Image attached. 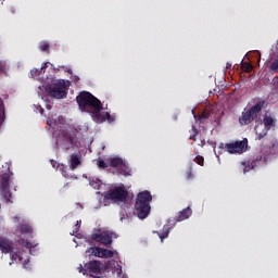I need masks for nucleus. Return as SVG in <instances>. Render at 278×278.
Masks as SVG:
<instances>
[{
	"instance_id": "nucleus-22",
	"label": "nucleus",
	"mask_w": 278,
	"mask_h": 278,
	"mask_svg": "<svg viewBox=\"0 0 278 278\" xmlns=\"http://www.w3.org/2000/svg\"><path fill=\"white\" fill-rule=\"evenodd\" d=\"M81 228V220H77L76 225L74 226L73 233H77Z\"/></svg>"
},
{
	"instance_id": "nucleus-27",
	"label": "nucleus",
	"mask_w": 278,
	"mask_h": 278,
	"mask_svg": "<svg viewBox=\"0 0 278 278\" xmlns=\"http://www.w3.org/2000/svg\"><path fill=\"white\" fill-rule=\"evenodd\" d=\"M203 162H204L203 157H198V164L200 166H203Z\"/></svg>"
},
{
	"instance_id": "nucleus-26",
	"label": "nucleus",
	"mask_w": 278,
	"mask_h": 278,
	"mask_svg": "<svg viewBox=\"0 0 278 278\" xmlns=\"http://www.w3.org/2000/svg\"><path fill=\"white\" fill-rule=\"evenodd\" d=\"M92 188H99V182L90 181Z\"/></svg>"
},
{
	"instance_id": "nucleus-19",
	"label": "nucleus",
	"mask_w": 278,
	"mask_h": 278,
	"mask_svg": "<svg viewBox=\"0 0 278 278\" xmlns=\"http://www.w3.org/2000/svg\"><path fill=\"white\" fill-rule=\"evenodd\" d=\"M5 122V106L3 105V100L0 98V127Z\"/></svg>"
},
{
	"instance_id": "nucleus-16",
	"label": "nucleus",
	"mask_w": 278,
	"mask_h": 278,
	"mask_svg": "<svg viewBox=\"0 0 278 278\" xmlns=\"http://www.w3.org/2000/svg\"><path fill=\"white\" fill-rule=\"evenodd\" d=\"M114 278H127V274L123 273V266L114 262L112 267Z\"/></svg>"
},
{
	"instance_id": "nucleus-30",
	"label": "nucleus",
	"mask_w": 278,
	"mask_h": 278,
	"mask_svg": "<svg viewBox=\"0 0 278 278\" xmlns=\"http://www.w3.org/2000/svg\"><path fill=\"white\" fill-rule=\"evenodd\" d=\"M161 240L163 241L164 238H168V232L165 236H160Z\"/></svg>"
},
{
	"instance_id": "nucleus-31",
	"label": "nucleus",
	"mask_w": 278,
	"mask_h": 278,
	"mask_svg": "<svg viewBox=\"0 0 278 278\" xmlns=\"http://www.w3.org/2000/svg\"><path fill=\"white\" fill-rule=\"evenodd\" d=\"M83 271H84V268L80 265V267H78V273H83Z\"/></svg>"
},
{
	"instance_id": "nucleus-13",
	"label": "nucleus",
	"mask_w": 278,
	"mask_h": 278,
	"mask_svg": "<svg viewBox=\"0 0 278 278\" xmlns=\"http://www.w3.org/2000/svg\"><path fill=\"white\" fill-rule=\"evenodd\" d=\"M87 253H89V255H93V257H100L104 260H109L110 257H114V255L118 254L116 250H108L99 247L90 248Z\"/></svg>"
},
{
	"instance_id": "nucleus-7",
	"label": "nucleus",
	"mask_w": 278,
	"mask_h": 278,
	"mask_svg": "<svg viewBox=\"0 0 278 278\" xmlns=\"http://www.w3.org/2000/svg\"><path fill=\"white\" fill-rule=\"evenodd\" d=\"M104 199L113 203H125L127 201V190L123 186L114 187L104 193Z\"/></svg>"
},
{
	"instance_id": "nucleus-17",
	"label": "nucleus",
	"mask_w": 278,
	"mask_h": 278,
	"mask_svg": "<svg viewBox=\"0 0 278 278\" xmlns=\"http://www.w3.org/2000/svg\"><path fill=\"white\" fill-rule=\"evenodd\" d=\"M79 164H81V159H79V155L72 154L70 159V167L72 168V170H75V168H77Z\"/></svg>"
},
{
	"instance_id": "nucleus-18",
	"label": "nucleus",
	"mask_w": 278,
	"mask_h": 278,
	"mask_svg": "<svg viewBox=\"0 0 278 278\" xmlns=\"http://www.w3.org/2000/svg\"><path fill=\"white\" fill-rule=\"evenodd\" d=\"M191 215H192V210H190V207L185 208L179 213L177 220L180 223L181 220H186L190 218Z\"/></svg>"
},
{
	"instance_id": "nucleus-3",
	"label": "nucleus",
	"mask_w": 278,
	"mask_h": 278,
	"mask_svg": "<svg viewBox=\"0 0 278 278\" xmlns=\"http://www.w3.org/2000/svg\"><path fill=\"white\" fill-rule=\"evenodd\" d=\"M153 200V197L151 195V192L143 191L140 192L137 195V201L135 204V208L137 211L138 218L144 219L147 216H149L151 212V201Z\"/></svg>"
},
{
	"instance_id": "nucleus-9",
	"label": "nucleus",
	"mask_w": 278,
	"mask_h": 278,
	"mask_svg": "<svg viewBox=\"0 0 278 278\" xmlns=\"http://www.w3.org/2000/svg\"><path fill=\"white\" fill-rule=\"evenodd\" d=\"M110 166L113 168H117L119 175H124V177H129L131 175V168L127 161L123 160L122 157L115 156L108 160Z\"/></svg>"
},
{
	"instance_id": "nucleus-5",
	"label": "nucleus",
	"mask_w": 278,
	"mask_h": 278,
	"mask_svg": "<svg viewBox=\"0 0 278 278\" xmlns=\"http://www.w3.org/2000/svg\"><path fill=\"white\" fill-rule=\"evenodd\" d=\"M70 86L71 83L68 80H56L46 86V92L53 99H64Z\"/></svg>"
},
{
	"instance_id": "nucleus-20",
	"label": "nucleus",
	"mask_w": 278,
	"mask_h": 278,
	"mask_svg": "<svg viewBox=\"0 0 278 278\" xmlns=\"http://www.w3.org/2000/svg\"><path fill=\"white\" fill-rule=\"evenodd\" d=\"M242 70L245 72V73H251V71H253V65L249 64V63H243L242 64Z\"/></svg>"
},
{
	"instance_id": "nucleus-12",
	"label": "nucleus",
	"mask_w": 278,
	"mask_h": 278,
	"mask_svg": "<svg viewBox=\"0 0 278 278\" xmlns=\"http://www.w3.org/2000/svg\"><path fill=\"white\" fill-rule=\"evenodd\" d=\"M10 174L4 173L0 178V194L8 201V203H12V193L10 192Z\"/></svg>"
},
{
	"instance_id": "nucleus-25",
	"label": "nucleus",
	"mask_w": 278,
	"mask_h": 278,
	"mask_svg": "<svg viewBox=\"0 0 278 278\" xmlns=\"http://www.w3.org/2000/svg\"><path fill=\"white\" fill-rule=\"evenodd\" d=\"M208 117H210V113L204 111L198 118L199 121H203V118H208Z\"/></svg>"
},
{
	"instance_id": "nucleus-23",
	"label": "nucleus",
	"mask_w": 278,
	"mask_h": 278,
	"mask_svg": "<svg viewBox=\"0 0 278 278\" xmlns=\"http://www.w3.org/2000/svg\"><path fill=\"white\" fill-rule=\"evenodd\" d=\"M40 51H47L49 49V43L47 41H42L39 46Z\"/></svg>"
},
{
	"instance_id": "nucleus-6",
	"label": "nucleus",
	"mask_w": 278,
	"mask_h": 278,
	"mask_svg": "<svg viewBox=\"0 0 278 278\" xmlns=\"http://www.w3.org/2000/svg\"><path fill=\"white\" fill-rule=\"evenodd\" d=\"M264 100L258 101L254 106H252L250 110L242 113V115L239 117L240 125H249L257 118V114L262 112V109L264 108Z\"/></svg>"
},
{
	"instance_id": "nucleus-4",
	"label": "nucleus",
	"mask_w": 278,
	"mask_h": 278,
	"mask_svg": "<svg viewBox=\"0 0 278 278\" xmlns=\"http://www.w3.org/2000/svg\"><path fill=\"white\" fill-rule=\"evenodd\" d=\"M0 251L1 253H11L12 260H18V262H22V264L29 263V256L15 250L14 243H12V241L2 236H0Z\"/></svg>"
},
{
	"instance_id": "nucleus-10",
	"label": "nucleus",
	"mask_w": 278,
	"mask_h": 278,
	"mask_svg": "<svg viewBox=\"0 0 278 278\" xmlns=\"http://www.w3.org/2000/svg\"><path fill=\"white\" fill-rule=\"evenodd\" d=\"M31 231L33 229L29 224H23L15 232L16 236L21 238L22 245L26 249H35V247H37L36 242L34 241H25V238H27V233H31Z\"/></svg>"
},
{
	"instance_id": "nucleus-15",
	"label": "nucleus",
	"mask_w": 278,
	"mask_h": 278,
	"mask_svg": "<svg viewBox=\"0 0 278 278\" xmlns=\"http://www.w3.org/2000/svg\"><path fill=\"white\" fill-rule=\"evenodd\" d=\"M112 238H116V233L108 230L93 235V240L100 242V244H104V247H110V244H112Z\"/></svg>"
},
{
	"instance_id": "nucleus-1",
	"label": "nucleus",
	"mask_w": 278,
	"mask_h": 278,
	"mask_svg": "<svg viewBox=\"0 0 278 278\" xmlns=\"http://www.w3.org/2000/svg\"><path fill=\"white\" fill-rule=\"evenodd\" d=\"M76 101L81 110V112H88L91 115L92 119L96 123H113L114 117L110 115V113L102 111L103 105L101 101L92 96L90 92H81L77 98Z\"/></svg>"
},
{
	"instance_id": "nucleus-24",
	"label": "nucleus",
	"mask_w": 278,
	"mask_h": 278,
	"mask_svg": "<svg viewBox=\"0 0 278 278\" xmlns=\"http://www.w3.org/2000/svg\"><path fill=\"white\" fill-rule=\"evenodd\" d=\"M97 165L99 166V168H108V164L103 160H99Z\"/></svg>"
},
{
	"instance_id": "nucleus-29",
	"label": "nucleus",
	"mask_w": 278,
	"mask_h": 278,
	"mask_svg": "<svg viewBox=\"0 0 278 278\" xmlns=\"http://www.w3.org/2000/svg\"><path fill=\"white\" fill-rule=\"evenodd\" d=\"M38 73V70H31L30 74L34 76Z\"/></svg>"
},
{
	"instance_id": "nucleus-32",
	"label": "nucleus",
	"mask_w": 278,
	"mask_h": 278,
	"mask_svg": "<svg viewBox=\"0 0 278 278\" xmlns=\"http://www.w3.org/2000/svg\"><path fill=\"white\" fill-rule=\"evenodd\" d=\"M192 114H193V116H194V118L197 121V114H194V110H192Z\"/></svg>"
},
{
	"instance_id": "nucleus-28",
	"label": "nucleus",
	"mask_w": 278,
	"mask_h": 278,
	"mask_svg": "<svg viewBox=\"0 0 278 278\" xmlns=\"http://www.w3.org/2000/svg\"><path fill=\"white\" fill-rule=\"evenodd\" d=\"M49 63H43L42 66H41V71H45V68H47Z\"/></svg>"
},
{
	"instance_id": "nucleus-8",
	"label": "nucleus",
	"mask_w": 278,
	"mask_h": 278,
	"mask_svg": "<svg viewBox=\"0 0 278 278\" xmlns=\"http://www.w3.org/2000/svg\"><path fill=\"white\" fill-rule=\"evenodd\" d=\"M105 270V266L100 261H91L85 264L84 273L85 275H89V278H101L103 277V273Z\"/></svg>"
},
{
	"instance_id": "nucleus-14",
	"label": "nucleus",
	"mask_w": 278,
	"mask_h": 278,
	"mask_svg": "<svg viewBox=\"0 0 278 278\" xmlns=\"http://www.w3.org/2000/svg\"><path fill=\"white\" fill-rule=\"evenodd\" d=\"M247 149H249V140L248 139H243L241 141H236L232 143H227L226 144V150L228 151V153H244V151H247Z\"/></svg>"
},
{
	"instance_id": "nucleus-21",
	"label": "nucleus",
	"mask_w": 278,
	"mask_h": 278,
	"mask_svg": "<svg viewBox=\"0 0 278 278\" xmlns=\"http://www.w3.org/2000/svg\"><path fill=\"white\" fill-rule=\"evenodd\" d=\"M270 71H273V73H278V60L271 63Z\"/></svg>"
},
{
	"instance_id": "nucleus-11",
	"label": "nucleus",
	"mask_w": 278,
	"mask_h": 278,
	"mask_svg": "<svg viewBox=\"0 0 278 278\" xmlns=\"http://www.w3.org/2000/svg\"><path fill=\"white\" fill-rule=\"evenodd\" d=\"M270 127H275V119L273 116L266 115L263 123L258 124L255 128L258 140H262V138L268 134V129H270Z\"/></svg>"
},
{
	"instance_id": "nucleus-2",
	"label": "nucleus",
	"mask_w": 278,
	"mask_h": 278,
	"mask_svg": "<svg viewBox=\"0 0 278 278\" xmlns=\"http://www.w3.org/2000/svg\"><path fill=\"white\" fill-rule=\"evenodd\" d=\"M47 125L52 129V131H60L56 137V144L63 149H71L75 144V135L73 131L66 129V119L63 116L49 117L47 119Z\"/></svg>"
}]
</instances>
